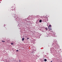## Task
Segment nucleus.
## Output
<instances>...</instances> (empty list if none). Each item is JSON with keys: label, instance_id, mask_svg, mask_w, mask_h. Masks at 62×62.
Listing matches in <instances>:
<instances>
[{"label": "nucleus", "instance_id": "nucleus-1", "mask_svg": "<svg viewBox=\"0 0 62 62\" xmlns=\"http://www.w3.org/2000/svg\"><path fill=\"white\" fill-rule=\"evenodd\" d=\"M48 28L49 29V30H52V29L50 27H48Z\"/></svg>", "mask_w": 62, "mask_h": 62}, {"label": "nucleus", "instance_id": "nucleus-3", "mask_svg": "<svg viewBox=\"0 0 62 62\" xmlns=\"http://www.w3.org/2000/svg\"><path fill=\"white\" fill-rule=\"evenodd\" d=\"M44 61H45V62H46V61H47V60H46V59H44Z\"/></svg>", "mask_w": 62, "mask_h": 62}, {"label": "nucleus", "instance_id": "nucleus-8", "mask_svg": "<svg viewBox=\"0 0 62 62\" xmlns=\"http://www.w3.org/2000/svg\"><path fill=\"white\" fill-rule=\"evenodd\" d=\"M11 45H13V43H11Z\"/></svg>", "mask_w": 62, "mask_h": 62}, {"label": "nucleus", "instance_id": "nucleus-7", "mask_svg": "<svg viewBox=\"0 0 62 62\" xmlns=\"http://www.w3.org/2000/svg\"><path fill=\"white\" fill-rule=\"evenodd\" d=\"M16 52H18L19 51L18 50H16Z\"/></svg>", "mask_w": 62, "mask_h": 62}, {"label": "nucleus", "instance_id": "nucleus-10", "mask_svg": "<svg viewBox=\"0 0 62 62\" xmlns=\"http://www.w3.org/2000/svg\"><path fill=\"white\" fill-rule=\"evenodd\" d=\"M19 62H21V60H19Z\"/></svg>", "mask_w": 62, "mask_h": 62}, {"label": "nucleus", "instance_id": "nucleus-4", "mask_svg": "<svg viewBox=\"0 0 62 62\" xmlns=\"http://www.w3.org/2000/svg\"><path fill=\"white\" fill-rule=\"evenodd\" d=\"M45 29H46V30H48V29L46 28H45Z\"/></svg>", "mask_w": 62, "mask_h": 62}, {"label": "nucleus", "instance_id": "nucleus-11", "mask_svg": "<svg viewBox=\"0 0 62 62\" xmlns=\"http://www.w3.org/2000/svg\"><path fill=\"white\" fill-rule=\"evenodd\" d=\"M29 39V38H27V39Z\"/></svg>", "mask_w": 62, "mask_h": 62}, {"label": "nucleus", "instance_id": "nucleus-2", "mask_svg": "<svg viewBox=\"0 0 62 62\" xmlns=\"http://www.w3.org/2000/svg\"><path fill=\"white\" fill-rule=\"evenodd\" d=\"M39 22H40V23H41V22H42V21L41 20H40L39 21Z\"/></svg>", "mask_w": 62, "mask_h": 62}, {"label": "nucleus", "instance_id": "nucleus-9", "mask_svg": "<svg viewBox=\"0 0 62 62\" xmlns=\"http://www.w3.org/2000/svg\"><path fill=\"white\" fill-rule=\"evenodd\" d=\"M49 26L50 27H51V25H49Z\"/></svg>", "mask_w": 62, "mask_h": 62}, {"label": "nucleus", "instance_id": "nucleus-6", "mask_svg": "<svg viewBox=\"0 0 62 62\" xmlns=\"http://www.w3.org/2000/svg\"><path fill=\"white\" fill-rule=\"evenodd\" d=\"M2 42H5V41L2 40Z\"/></svg>", "mask_w": 62, "mask_h": 62}, {"label": "nucleus", "instance_id": "nucleus-12", "mask_svg": "<svg viewBox=\"0 0 62 62\" xmlns=\"http://www.w3.org/2000/svg\"><path fill=\"white\" fill-rule=\"evenodd\" d=\"M51 62H53L52 61H51Z\"/></svg>", "mask_w": 62, "mask_h": 62}, {"label": "nucleus", "instance_id": "nucleus-5", "mask_svg": "<svg viewBox=\"0 0 62 62\" xmlns=\"http://www.w3.org/2000/svg\"><path fill=\"white\" fill-rule=\"evenodd\" d=\"M22 40L23 41V40H24V38H23L22 39Z\"/></svg>", "mask_w": 62, "mask_h": 62}]
</instances>
